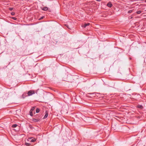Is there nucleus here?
I'll list each match as a JSON object with an SVG mask.
<instances>
[{
  "label": "nucleus",
  "instance_id": "nucleus-1",
  "mask_svg": "<svg viewBox=\"0 0 146 146\" xmlns=\"http://www.w3.org/2000/svg\"><path fill=\"white\" fill-rule=\"evenodd\" d=\"M35 91L33 90H30L27 93V96H29L35 94Z\"/></svg>",
  "mask_w": 146,
  "mask_h": 146
},
{
  "label": "nucleus",
  "instance_id": "nucleus-2",
  "mask_svg": "<svg viewBox=\"0 0 146 146\" xmlns=\"http://www.w3.org/2000/svg\"><path fill=\"white\" fill-rule=\"evenodd\" d=\"M40 120V118H33L32 119V121L34 122H37Z\"/></svg>",
  "mask_w": 146,
  "mask_h": 146
},
{
  "label": "nucleus",
  "instance_id": "nucleus-3",
  "mask_svg": "<svg viewBox=\"0 0 146 146\" xmlns=\"http://www.w3.org/2000/svg\"><path fill=\"white\" fill-rule=\"evenodd\" d=\"M90 25V23H85L83 25H82V27L85 28L87 26H88Z\"/></svg>",
  "mask_w": 146,
  "mask_h": 146
},
{
  "label": "nucleus",
  "instance_id": "nucleus-4",
  "mask_svg": "<svg viewBox=\"0 0 146 146\" xmlns=\"http://www.w3.org/2000/svg\"><path fill=\"white\" fill-rule=\"evenodd\" d=\"M107 5L110 7H112V5L110 2H109L107 4Z\"/></svg>",
  "mask_w": 146,
  "mask_h": 146
},
{
  "label": "nucleus",
  "instance_id": "nucleus-5",
  "mask_svg": "<svg viewBox=\"0 0 146 146\" xmlns=\"http://www.w3.org/2000/svg\"><path fill=\"white\" fill-rule=\"evenodd\" d=\"M45 113H46V114H45L44 117L43 118V119H45L48 116V113L47 111H46Z\"/></svg>",
  "mask_w": 146,
  "mask_h": 146
},
{
  "label": "nucleus",
  "instance_id": "nucleus-6",
  "mask_svg": "<svg viewBox=\"0 0 146 146\" xmlns=\"http://www.w3.org/2000/svg\"><path fill=\"white\" fill-rule=\"evenodd\" d=\"M69 29H71L72 28V27L70 26V25H68V24H66L65 25Z\"/></svg>",
  "mask_w": 146,
  "mask_h": 146
},
{
  "label": "nucleus",
  "instance_id": "nucleus-7",
  "mask_svg": "<svg viewBox=\"0 0 146 146\" xmlns=\"http://www.w3.org/2000/svg\"><path fill=\"white\" fill-rule=\"evenodd\" d=\"M137 107L139 108L140 109H142L143 108V107L141 105H138L137 106Z\"/></svg>",
  "mask_w": 146,
  "mask_h": 146
},
{
  "label": "nucleus",
  "instance_id": "nucleus-8",
  "mask_svg": "<svg viewBox=\"0 0 146 146\" xmlns=\"http://www.w3.org/2000/svg\"><path fill=\"white\" fill-rule=\"evenodd\" d=\"M48 9V8L47 7H43L42 9L44 10V11H46V10H47Z\"/></svg>",
  "mask_w": 146,
  "mask_h": 146
},
{
  "label": "nucleus",
  "instance_id": "nucleus-9",
  "mask_svg": "<svg viewBox=\"0 0 146 146\" xmlns=\"http://www.w3.org/2000/svg\"><path fill=\"white\" fill-rule=\"evenodd\" d=\"M36 141V139L35 138H33V139L31 140V142H33L35 141Z\"/></svg>",
  "mask_w": 146,
  "mask_h": 146
},
{
  "label": "nucleus",
  "instance_id": "nucleus-10",
  "mask_svg": "<svg viewBox=\"0 0 146 146\" xmlns=\"http://www.w3.org/2000/svg\"><path fill=\"white\" fill-rule=\"evenodd\" d=\"M88 94L90 95H93L94 96H95L96 95V93H89Z\"/></svg>",
  "mask_w": 146,
  "mask_h": 146
},
{
  "label": "nucleus",
  "instance_id": "nucleus-11",
  "mask_svg": "<svg viewBox=\"0 0 146 146\" xmlns=\"http://www.w3.org/2000/svg\"><path fill=\"white\" fill-rule=\"evenodd\" d=\"M17 126V124H14L12 125V127L13 128L16 127Z\"/></svg>",
  "mask_w": 146,
  "mask_h": 146
},
{
  "label": "nucleus",
  "instance_id": "nucleus-12",
  "mask_svg": "<svg viewBox=\"0 0 146 146\" xmlns=\"http://www.w3.org/2000/svg\"><path fill=\"white\" fill-rule=\"evenodd\" d=\"M35 107H33L30 110V111H33L35 109Z\"/></svg>",
  "mask_w": 146,
  "mask_h": 146
},
{
  "label": "nucleus",
  "instance_id": "nucleus-13",
  "mask_svg": "<svg viewBox=\"0 0 146 146\" xmlns=\"http://www.w3.org/2000/svg\"><path fill=\"white\" fill-rule=\"evenodd\" d=\"M25 145L27 146H30L31 145V144L27 143H25Z\"/></svg>",
  "mask_w": 146,
  "mask_h": 146
},
{
  "label": "nucleus",
  "instance_id": "nucleus-14",
  "mask_svg": "<svg viewBox=\"0 0 146 146\" xmlns=\"http://www.w3.org/2000/svg\"><path fill=\"white\" fill-rule=\"evenodd\" d=\"M40 111V110L38 108H37L36 110V113H38Z\"/></svg>",
  "mask_w": 146,
  "mask_h": 146
},
{
  "label": "nucleus",
  "instance_id": "nucleus-15",
  "mask_svg": "<svg viewBox=\"0 0 146 146\" xmlns=\"http://www.w3.org/2000/svg\"><path fill=\"white\" fill-rule=\"evenodd\" d=\"M33 111H30L29 113H30V115L32 116H33Z\"/></svg>",
  "mask_w": 146,
  "mask_h": 146
},
{
  "label": "nucleus",
  "instance_id": "nucleus-16",
  "mask_svg": "<svg viewBox=\"0 0 146 146\" xmlns=\"http://www.w3.org/2000/svg\"><path fill=\"white\" fill-rule=\"evenodd\" d=\"M141 12V11H139L137 12L136 13L137 14H139Z\"/></svg>",
  "mask_w": 146,
  "mask_h": 146
},
{
  "label": "nucleus",
  "instance_id": "nucleus-17",
  "mask_svg": "<svg viewBox=\"0 0 146 146\" xmlns=\"http://www.w3.org/2000/svg\"><path fill=\"white\" fill-rule=\"evenodd\" d=\"M11 18L15 20H16L17 19V18L15 17H12Z\"/></svg>",
  "mask_w": 146,
  "mask_h": 146
},
{
  "label": "nucleus",
  "instance_id": "nucleus-18",
  "mask_svg": "<svg viewBox=\"0 0 146 146\" xmlns=\"http://www.w3.org/2000/svg\"><path fill=\"white\" fill-rule=\"evenodd\" d=\"M132 10H130L129 11H128V13H132Z\"/></svg>",
  "mask_w": 146,
  "mask_h": 146
},
{
  "label": "nucleus",
  "instance_id": "nucleus-19",
  "mask_svg": "<svg viewBox=\"0 0 146 146\" xmlns=\"http://www.w3.org/2000/svg\"><path fill=\"white\" fill-rule=\"evenodd\" d=\"M13 7H11V8H9V9L10 11H12V10H13Z\"/></svg>",
  "mask_w": 146,
  "mask_h": 146
},
{
  "label": "nucleus",
  "instance_id": "nucleus-20",
  "mask_svg": "<svg viewBox=\"0 0 146 146\" xmlns=\"http://www.w3.org/2000/svg\"><path fill=\"white\" fill-rule=\"evenodd\" d=\"M11 14L12 15H15V13L14 12H12L11 13Z\"/></svg>",
  "mask_w": 146,
  "mask_h": 146
},
{
  "label": "nucleus",
  "instance_id": "nucleus-21",
  "mask_svg": "<svg viewBox=\"0 0 146 146\" xmlns=\"http://www.w3.org/2000/svg\"><path fill=\"white\" fill-rule=\"evenodd\" d=\"M22 97L23 98H25V94H23V95H22Z\"/></svg>",
  "mask_w": 146,
  "mask_h": 146
},
{
  "label": "nucleus",
  "instance_id": "nucleus-22",
  "mask_svg": "<svg viewBox=\"0 0 146 146\" xmlns=\"http://www.w3.org/2000/svg\"><path fill=\"white\" fill-rule=\"evenodd\" d=\"M31 138H31V137H30V138H29V139H31Z\"/></svg>",
  "mask_w": 146,
  "mask_h": 146
},
{
  "label": "nucleus",
  "instance_id": "nucleus-23",
  "mask_svg": "<svg viewBox=\"0 0 146 146\" xmlns=\"http://www.w3.org/2000/svg\"><path fill=\"white\" fill-rule=\"evenodd\" d=\"M43 17H42L41 18V19H42L43 18Z\"/></svg>",
  "mask_w": 146,
  "mask_h": 146
},
{
  "label": "nucleus",
  "instance_id": "nucleus-24",
  "mask_svg": "<svg viewBox=\"0 0 146 146\" xmlns=\"http://www.w3.org/2000/svg\"><path fill=\"white\" fill-rule=\"evenodd\" d=\"M145 2H146V0H145Z\"/></svg>",
  "mask_w": 146,
  "mask_h": 146
}]
</instances>
